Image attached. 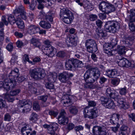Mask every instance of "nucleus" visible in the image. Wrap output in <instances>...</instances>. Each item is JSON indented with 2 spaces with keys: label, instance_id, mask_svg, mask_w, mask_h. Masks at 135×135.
<instances>
[{
  "label": "nucleus",
  "instance_id": "obj_45",
  "mask_svg": "<svg viewBox=\"0 0 135 135\" xmlns=\"http://www.w3.org/2000/svg\"><path fill=\"white\" fill-rule=\"evenodd\" d=\"M33 109L35 110L38 111L40 110V106L38 102L35 101L33 102Z\"/></svg>",
  "mask_w": 135,
  "mask_h": 135
},
{
  "label": "nucleus",
  "instance_id": "obj_27",
  "mask_svg": "<svg viewBox=\"0 0 135 135\" xmlns=\"http://www.w3.org/2000/svg\"><path fill=\"white\" fill-rule=\"evenodd\" d=\"M31 42L35 47L39 48H40L41 44L39 40L35 38H32L31 40Z\"/></svg>",
  "mask_w": 135,
  "mask_h": 135
},
{
  "label": "nucleus",
  "instance_id": "obj_64",
  "mask_svg": "<svg viewBox=\"0 0 135 135\" xmlns=\"http://www.w3.org/2000/svg\"><path fill=\"white\" fill-rule=\"evenodd\" d=\"M74 127V125L72 123H69L67 126V129L69 130H72Z\"/></svg>",
  "mask_w": 135,
  "mask_h": 135
},
{
  "label": "nucleus",
  "instance_id": "obj_26",
  "mask_svg": "<svg viewBox=\"0 0 135 135\" xmlns=\"http://www.w3.org/2000/svg\"><path fill=\"white\" fill-rule=\"evenodd\" d=\"M58 121L60 124L64 125L66 124L68 122V119L66 116H59Z\"/></svg>",
  "mask_w": 135,
  "mask_h": 135
},
{
  "label": "nucleus",
  "instance_id": "obj_15",
  "mask_svg": "<svg viewBox=\"0 0 135 135\" xmlns=\"http://www.w3.org/2000/svg\"><path fill=\"white\" fill-rule=\"evenodd\" d=\"M118 105L120 109H126L130 107L129 103L126 101V99L121 98L118 101Z\"/></svg>",
  "mask_w": 135,
  "mask_h": 135
},
{
  "label": "nucleus",
  "instance_id": "obj_9",
  "mask_svg": "<svg viewBox=\"0 0 135 135\" xmlns=\"http://www.w3.org/2000/svg\"><path fill=\"white\" fill-rule=\"evenodd\" d=\"M44 48L42 49V51L48 56L52 57L55 54L56 52V49L52 46Z\"/></svg>",
  "mask_w": 135,
  "mask_h": 135
},
{
  "label": "nucleus",
  "instance_id": "obj_51",
  "mask_svg": "<svg viewBox=\"0 0 135 135\" xmlns=\"http://www.w3.org/2000/svg\"><path fill=\"white\" fill-rule=\"evenodd\" d=\"M11 119V116L8 113L6 114L4 117V120L6 121L9 122Z\"/></svg>",
  "mask_w": 135,
  "mask_h": 135
},
{
  "label": "nucleus",
  "instance_id": "obj_47",
  "mask_svg": "<svg viewBox=\"0 0 135 135\" xmlns=\"http://www.w3.org/2000/svg\"><path fill=\"white\" fill-rule=\"evenodd\" d=\"M8 20L9 23L12 25L14 24L16 22V19L13 16H9L8 18Z\"/></svg>",
  "mask_w": 135,
  "mask_h": 135
},
{
  "label": "nucleus",
  "instance_id": "obj_30",
  "mask_svg": "<svg viewBox=\"0 0 135 135\" xmlns=\"http://www.w3.org/2000/svg\"><path fill=\"white\" fill-rule=\"evenodd\" d=\"M119 118V116L118 115L116 114H114L110 119V123L114 124H117Z\"/></svg>",
  "mask_w": 135,
  "mask_h": 135
},
{
  "label": "nucleus",
  "instance_id": "obj_32",
  "mask_svg": "<svg viewBox=\"0 0 135 135\" xmlns=\"http://www.w3.org/2000/svg\"><path fill=\"white\" fill-rule=\"evenodd\" d=\"M62 21L65 23L69 24L71 23L73 20L74 18L73 15H71L67 16V17L62 18Z\"/></svg>",
  "mask_w": 135,
  "mask_h": 135
},
{
  "label": "nucleus",
  "instance_id": "obj_14",
  "mask_svg": "<svg viewBox=\"0 0 135 135\" xmlns=\"http://www.w3.org/2000/svg\"><path fill=\"white\" fill-rule=\"evenodd\" d=\"M84 78L85 81L87 83H93L97 80L90 74V69L86 71L84 75Z\"/></svg>",
  "mask_w": 135,
  "mask_h": 135
},
{
  "label": "nucleus",
  "instance_id": "obj_29",
  "mask_svg": "<svg viewBox=\"0 0 135 135\" xmlns=\"http://www.w3.org/2000/svg\"><path fill=\"white\" fill-rule=\"evenodd\" d=\"M66 69L68 70H72L74 68L73 59L68 60L65 64Z\"/></svg>",
  "mask_w": 135,
  "mask_h": 135
},
{
  "label": "nucleus",
  "instance_id": "obj_34",
  "mask_svg": "<svg viewBox=\"0 0 135 135\" xmlns=\"http://www.w3.org/2000/svg\"><path fill=\"white\" fill-rule=\"evenodd\" d=\"M105 108L109 109H114L115 105L113 101L110 99L104 106Z\"/></svg>",
  "mask_w": 135,
  "mask_h": 135
},
{
  "label": "nucleus",
  "instance_id": "obj_43",
  "mask_svg": "<svg viewBox=\"0 0 135 135\" xmlns=\"http://www.w3.org/2000/svg\"><path fill=\"white\" fill-rule=\"evenodd\" d=\"M7 106L6 104L5 101L2 99L1 97H0V109L7 108Z\"/></svg>",
  "mask_w": 135,
  "mask_h": 135
},
{
  "label": "nucleus",
  "instance_id": "obj_25",
  "mask_svg": "<svg viewBox=\"0 0 135 135\" xmlns=\"http://www.w3.org/2000/svg\"><path fill=\"white\" fill-rule=\"evenodd\" d=\"M89 112L90 119H94L98 116V111L96 108L91 109Z\"/></svg>",
  "mask_w": 135,
  "mask_h": 135
},
{
  "label": "nucleus",
  "instance_id": "obj_2",
  "mask_svg": "<svg viewBox=\"0 0 135 135\" xmlns=\"http://www.w3.org/2000/svg\"><path fill=\"white\" fill-rule=\"evenodd\" d=\"M29 74L31 77L36 80L42 79L45 75V70L40 68L31 69L29 71Z\"/></svg>",
  "mask_w": 135,
  "mask_h": 135
},
{
  "label": "nucleus",
  "instance_id": "obj_35",
  "mask_svg": "<svg viewBox=\"0 0 135 135\" xmlns=\"http://www.w3.org/2000/svg\"><path fill=\"white\" fill-rule=\"evenodd\" d=\"M83 6L85 8L88 10V11L91 10L93 8V6L88 1H87L85 2H84Z\"/></svg>",
  "mask_w": 135,
  "mask_h": 135
},
{
  "label": "nucleus",
  "instance_id": "obj_6",
  "mask_svg": "<svg viewBox=\"0 0 135 135\" xmlns=\"http://www.w3.org/2000/svg\"><path fill=\"white\" fill-rule=\"evenodd\" d=\"M85 44L87 50L89 52H95L97 50V44L93 40L91 39L87 40Z\"/></svg>",
  "mask_w": 135,
  "mask_h": 135
},
{
  "label": "nucleus",
  "instance_id": "obj_37",
  "mask_svg": "<svg viewBox=\"0 0 135 135\" xmlns=\"http://www.w3.org/2000/svg\"><path fill=\"white\" fill-rule=\"evenodd\" d=\"M96 32L97 34L100 37H103L106 35V32L100 28L97 29Z\"/></svg>",
  "mask_w": 135,
  "mask_h": 135
},
{
  "label": "nucleus",
  "instance_id": "obj_19",
  "mask_svg": "<svg viewBox=\"0 0 135 135\" xmlns=\"http://www.w3.org/2000/svg\"><path fill=\"white\" fill-rule=\"evenodd\" d=\"M103 48L105 53L109 56L113 55L112 51L111 50L113 48L109 43H106L104 44Z\"/></svg>",
  "mask_w": 135,
  "mask_h": 135
},
{
  "label": "nucleus",
  "instance_id": "obj_10",
  "mask_svg": "<svg viewBox=\"0 0 135 135\" xmlns=\"http://www.w3.org/2000/svg\"><path fill=\"white\" fill-rule=\"evenodd\" d=\"M18 69L17 68L15 69L14 70H11L10 69H9L8 71L7 72L6 74H4V75L7 78L9 77L11 79H14L15 81V78H18Z\"/></svg>",
  "mask_w": 135,
  "mask_h": 135
},
{
  "label": "nucleus",
  "instance_id": "obj_39",
  "mask_svg": "<svg viewBox=\"0 0 135 135\" xmlns=\"http://www.w3.org/2000/svg\"><path fill=\"white\" fill-rule=\"evenodd\" d=\"M109 97L117 101V102H118V100L121 98L119 95L115 92L112 93Z\"/></svg>",
  "mask_w": 135,
  "mask_h": 135
},
{
  "label": "nucleus",
  "instance_id": "obj_20",
  "mask_svg": "<svg viewBox=\"0 0 135 135\" xmlns=\"http://www.w3.org/2000/svg\"><path fill=\"white\" fill-rule=\"evenodd\" d=\"M90 71V74L97 80L100 75V72L99 69L97 68H92Z\"/></svg>",
  "mask_w": 135,
  "mask_h": 135
},
{
  "label": "nucleus",
  "instance_id": "obj_38",
  "mask_svg": "<svg viewBox=\"0 0 135 135\" xmlns=\"http://www.w3.org/2000/svg\"><path fill=\"white\" fill-rule=\"evenodd\" d=\"M53 13L51 12H49L45 15V18L47 21H50L51 22L53 21Z\"/></svg>",
  "mask_w": 135,
  "mask_h": 135
},
{
  "label": "nucleus",
  "instance_id": "obj_58",
  "mask_svg": "<svg viewBox=\"0 0 135 135\" xmlns=\"http://www.w3.org/2000/svg\"><path fill=\"white\" fill-rule=\"evenodd\" d=\"M6 48L9 51H12L13 49V46L12 43H10L8 44L6 46Z\"/></svg>",
  "mask_w": 135,
  "mask_h": 135
},
{
  "label": "nucleus",
  "instance_id": "obj_50",
  "mask_svg": "<svg viewBox=\"0 0 135 135\" xmlns=\"http://www.w3.org/2000/svg\"><path fill=\"white\" fill-rule=\"evenodd\" d=\"M120 81L119 79L118 78H115L112 80L111 83L114 85L117 86L119 83Z\"/></svg>",
  "mask_w": 135,
  "mask_h": 135
},
{
  "label": "nucleus",
  "instance_id": "obj_24",
  "mask_svg": "<svg viewBox=\"0 0 135 135\" xmlns=\"http://www.w3.org/2000/svg\"><path fill=\"white\" fill-rule=\"evenodd\" d=\"M32 130L30 126L28 125H26L23 127L21 130V132L23 135H28Z\"/></svg>",
  "mask_w": 135,
  "mask_h": 135
},
{
  "label": "nucleus",
  "instance_id": "obj_54",
  "mask_svg": "<svg viewBox=\"0 0 135 135\" xmlns=\"http://www.w3.org/2000/svg\"><path fill=\"white\" fill-rule=\"evenodd\" d=\"M117 40L116 38H113L111 40L110 44L113 48L117 44Z\"/></svg>",
  "mask_w": 135,
  "mask_h": 135
},
{
  "label": "nucleus",
  "instance_id": "obj_59",
  "mask_svg": "<svg viewBox=\"0 0 135 135\" xmlns=\"http://www.w3.org/2000/svg\"><path fill=\"white\" fill-rule=\"evenodd\" d=\"M23 60L24 61H28L29 63H32V61H30L29 60V58L28 57V55H26V54H25L23 57Z\"/></svg>",
  "mask_w": 135,
  "mask_h": 135
},
{
  "label": "nucleus",
  "instance_id": "obj_61",
  "mask_svg": "<svg viewBox=\"0 0 135 135\" xmlns=\"http://www.w3.org/2000/svg\"><path fill=\"white\" fill-rule=\"evenodd\" d=\"M84 127L81 125L76 126L75 128V130L76 132H79L82 131Z\"/></svg>",
  "mask_w": 135,
  "mask_h": 135
},
{
  "label": "nucleus",
  "instance_id": "obj_55",
  "mask_svg": "<svg viewBox=\"0 0 135 135\" xmlns=\"http://www.w3.org/2000/svg\"><path fill=\"white\" fill-rule=\"evenodd\" d=\"M48 97L47 95H42L37 97L38 99L41 100L44 102H45L47 99Z\"/></svg>",
  "mask_w": 135,
  "mask_h": 135
},
{
  "label": "nucleus",
  "instance_id": "obj_57",
  "mask_svg": "<svg viewBox=\"0 0 135 135\" xmlns=\"http://www.w3.org/2000/svg\"><path fill=\"white\" fill-rule=\"evenodd\" d=\"M17 57L15 55H12V57L11 58L10 62L11 64L14 65L16 62V60L17 59Z\"/></svg>",
  "mask_w": 135,
  "mask_h": 135
},
{
  "label": "nucleus",
  "instance_id": "obj_56",
  "mask_svg": "<svg viewBox=\"0 0 135 135\" xmlns=\"http://www.w3.org/2000/svg\"><path fill=\"white\" fill-rule=\"evenodd\" d=\"M128 25L129 29L132 31H135V26L133 23L129 22Z\"/></svg>",
  "mask_w": 135,
  "mask_h": 135
},
{
  "label": "nucleus",
  "instance_id": "obj_63",
  "mask_svg": "<svg viewBox=\"0 0 135 135\" xmlns=\"http://www.w3.org/2000/svg\"><path fill=\"white\" fill-rule=\"evenodd\" d=\"M56 56L58 57H64L65 56V54L63 51H61L58 52Z\"/></svg>",
  "mask_w": 135,
  "mask_h": 135
},
{
  "label": "nucleus",
  "instance_id": "obj_21",
  "mask_svg": "<svg viewBox=\"0 0 135 135\" xmlns=\"http://www.w3.org/2000/svg\"><path fill=\"white\" fill-rule=\"evenodd\" d=\"M103 74L108 76L111 78H113L117 75V72L115 69L108 70L104 71L103 72Z\"/></svg>",
  "mask_w": 135,
  "mask_h": 135
},
{
  "label": "nucleus",
  "instance_id": "obj_36",
  "mask_svg": "<svg viewBox=\"0 0 135 135\" xmlns=\"http://www.w3.org/2000/svg\"><path fill=\"white\" fill-rule=\"evenodd\" d=\"M117 50L118 54L122 55L125 54L127 50L125 47L121 46L118 47Z\"/></svg>",
  "mask_w": 135,
  "mask_h": 135
},
{
  "label": "nucleus",
  "instance_id": "obj_1",
  "mask_svg": "<svg viewBox=\"0 0 135 135\" xmlns=\"http://www.w3.org/2000/svg\"><path fill=\"white\" fill-rule=\"evenodd\" d=\"M14 16H15L16 25L18 28L22 29L24 27L23 22L20 18L25 20L27 17L26 12L24 11V8L22 6H20L16 9L14 11Z\"/></svg>",
  "mask_w": 135,
  "mask_h": 135
},
{
  "label": "nucleus",
  "instance_id": "obj_49",
  "mask_svg": "<svg viewBox=\"0 0 135 135\" xmlns=\"http://www.w3.org/2000/svg\"><path fill=\"white\" fill-rule=\"evenodd\" d=\"M57 78V76L56 74L54 75L51 74L50 75L48 78V80L49 81L53 82Z\"/></svg>",
  "mask_w": 135,
  "mask_h": 135
},
{
  "label": "nucleus",
  "instance_id": "obj_16",
  "mask_svg": "<svg viewBox=\"0 0 135 135\" xmlns=\"http://www.w3.org/2000/svg\"><path fill=\"white\" fill-rule=\"evenodd\" d=\"M119 60L118 61V64L121 67L128 68L131 66L132 63V61H129L124 58H122Z\"/></svg>",
  "mask_w": 135,
  "mask_h": 135
},
{
  "label": "nucleus",
  "instance_id": "obj_5",
  "mask_svg": "<svg viewBox=\"0 0 135 135\" xmlns=\"http://www.w3.org/2000/svg\"><path fill=\"white\" fill-rule=\"evenodd\" d=\"M99 8L100 10L107 14L113 12L115 10L113 5L105 2H102L100 4Z\"/></svg>",
  "mask_w": 135,
  "mask_h": 135
},
{
  "label": "nucleus",
  "instance_id": "obj_44",
  "mask_svg": "<svg viewBox=\"0 0 135 135\" xmlns=\"http://www.w3.org/2000/svg\"><path fill=\"white\" fill-rule=\"evenodd\" d=\"M59 113L56 110H49V115L54 117H56Z\"/></svg>",
  "mask_w": 135,
  "mask_h": 135
},
{
  "label": "nucleus",
  "instance_id": "obj_28",
  "mask_svg": "<svg viewBox=\"0 0 135 135\" xmlns=\"http://www.w3.org/2000/svg\"><path fill=\"white\" fill-rule=\"evenodd\" d=\"M35 84L30 83L28 84V90L32 93L36 94L37 91L35 86Z\"/></svg>",
  "mask_w": 135,
  "mask_h": 135
},
{
  "label": "nucleus",
  "instance_id": "obj_48",
  "mask_svg": "<svg viewBox=\"0 0 135 135\" xmlns=\"http://www.w3.org/2000/svg\"><path fill=\"white\" fill-rule=\"evenodd\" d=\"M127 92V88L126 87H124L123 88H122L119 89V94L122 95H126Z\"/></svg>",
  "mask_w": 135,
  "mask_h": 135
},
{
  "label": "nucleus",
  "instance_id": "obj_17",
  "mask_svg": "<svg viewBox=\"0 0 135 135\" xmlns=\"http://www.w3.org/2000/svg\"><path fill=\"white\" fill-rule=\"evenodd\" d=\"M4 23L5 25H7L8 22L6 21L5 16L2 17V22L0 23V41H3L4 39V33L3 31V29L2 27L4 26Z\"/></svg>",
  "mask_w": 135,
  "mask_h": 135
},
{
  "label": "nucleus",
  "instance_id": "obj_53",
  "mask_svg": "<svg viewBox=\"0 0 135 135\" xmlns=\"http://www.w3.org/2000/svg\"><path fill=\"white\" fill-rule=\"evenodd\" d=\"M45 86L46 88L49 89H53L54 87V84L52 83L48 82L46 83Z\"/></svg>",
  "mask_w": 135,
  "mask_h": 135
},
{
  "label": "nucleus",
  "instance_id": "obj_33",
  "mask_svg": "<svg viewBox=\"0 0 135 135\" xmlns=\"http://www.w3.org/2000/svg\"><path fill=\"white\" fill-rule=\"evenodd\" d=\"M40 26L45 29H49L50 28L51 25L50 24L47 22L41 21L39 23Z\"/></svg>",
  "mask_w": 135,
  "mask_h": 135
},
{
  "label": "nucleus",
  "instance_id": "obj_7",
  "mask_svg": "<svg viewBox=\"0 0 135 135\" xmlns=\"http://www.w3.org/2000/svg\"><path fill=\"white\" fill-rule=\"evenodd\" d=\"M32 103L29 100H23L20 101L18 105V109H20L24 106V108L22 109L23 112H27L30 110L32 107Z\"/></svg>",
  "mask_w": 135,
  "mask_h": 135
},
{
  "label": "nucleus",
  "instance_id": "obj_12",
  "mask_svg": "<svg viewBox=\"0 0 135 135\" xmlns=\"http://www.w3.org/2000/svg\"><path fill=\"white\" fill-rule=\"evenodd\" d=\"M73 98L74 97L71 95L66 94L62 97L61 101V102L63 103L64 106L68 107L71 104Z\"/></svg>",
  "mask_w": 135,
  "mask_h": 135
},
{
  "label": "nucleus",
  "instance_id": "obj_8",
  "mask_svg": "<svg viewBox=\"0 0 135 135\" xmlns=\"http://www.w3.org/2000/svg\"><path fill=\"white\" fill-rule=\"evenodd\" d=\"M106 126H95L93 128V133L94 135H106Z\"/></svg>",
  "mask_w": 135,
  "mask_h": 135
},
{
  "label": "nucleus",
  "instance_id": "obj_18",
  "mask_svg": "<svg viewBox=\"0 0 135 135\" xmlns=\"http://www.w3.org/2000/svg\"><path fill=\"white\" fill-rule=\"evenodd\" d=\"M65 42L68 47L75 46L77 44V42L75 38L69 36L67 37L66 39Z\"/></svg>",
  "mask_w": 135,
  "mask_h": 135
},
{
  "label": "nucleus",
  "instance_id": "obj_13",
  "mask_svg": "<svg viewBox=\"0 0 135 135\" xmlns=\"http://www.w3.org/2000/svg\"><path fill=\"white\" fill-rule=\"evenodd\" d=\"M73 75L72 74H70L68 72H64L59 75V79L61 82L65 83L68 80L69 77H72Z\"/></svg>",
  "mask_w": 135,
  "mask_h": 135
},
{
  "label": "nucleus",
  "instance_id": "obj_42",
  "mask_svg": "<svg viewBox=\"0 0 135 135\" xmlns=\"http://www.w3.org/2000/svg\"><path fill=\"white\" fill-rule=\"evenodd\" d=\"M110 99L106 97H102L100 98V100L102 104L105 106Z\"/></svg>",
  "mask_w": 135,
  "mask_h": 135
},
{
  "label": "nucleus",
  "instance_id": "obj_52",
  "mask_svg": "<svg viewBox=\"0 0 135 135\" xmlns=\"http://www.w3.org/2000/svg\"><path fill=\"white\" fill-rule=\"evenodd\" d=\"M37 4L36 1L33 2L29 6L30 9L31 10H34Z\"/></svg>",
  "mask_w": 135,
  "mask_h": 135
},
{
  "label": "nucleus",
  "instance_id": "obj_11",
  "mask_svg": "<svg viewBox=\"0 0 135 135\" xmlns=\"http://www.w3.org/2000/svg\"><path fill=\"white\" fill-rule=\"evenodd\" d=\"M43 126L45 128H47L48 133L51 135H54L55 134V131H56L59 125L56 123H53L50 125L45 124Z\"/></svg>",
  "mask_w": 135,
  "mask_h": 135
},
{
  "label": "nucleus",
  "instance_id": "obj_23",
  "mask_svg": "<svg viewBox=\"0 0 135 135\" xmlns=\"http://www.w3.org/2000/svg\"><path fill=\"white\" fill-rule=\"evenodd\" d=\"M39 30V27L35 25H30L28 26V31L31 34H33L38 32Z\"/></svg>",
  "mask_w": 135,
  "mask_h": 135
},
{
  "label": "nucleus",
  "instance_id": "obj_4",
  "mask_svg": "<svg viewBox=\"0 0 135 135\" xmlns=\"http://www.w3.org/2000/svg\"><path fill=\"white\" fill-rule=\"evenodd\" d=\"M104 27L107 32L114 33L119 29L120 26L119 23L118 22L109 21L105 23Z\"/></svg>",
  "mask_w": 135,
  "mask_h": 135
},
{
  "label": "nucleus",
  "instance_id": "obj_31",
  "mask_svg": "<svg viewBox=\"0 0 135 135\" xmlns=\"http://www.w3.org/2000/svg\"><path fill=\"white\" fill-rule=\"evenodd\" d=\"M74 68H81L83 65L82 61L78 59H73Z\"/></svg>",
  "mask_w": 135,
  "mask_h": 135
},
{
  "label": "nucleus",
  "instance_id": "obj_41",
  "mask_svg": "<svg viewBox=\"0 0 135 135\" xmlns=\"http://www.w3.org/2000/svg\"><path fill=\"white\" fill-rule=\"evenodd\" d=\"M38 115L35 113H32L30 115L29 119L30 120L33 122H35L38 119Z\"/></svg>",
  "mask_w": 135,
  "mask_h": 135
},
{
  "label": "nucleus",
  "instance_id": "obj_40",
  "mask_svg": "<svg viewBox=\"0 0 135 135\" xmlns=\"http://www.w3.org/2000/svg\"><path fill=\"white\" fill-rule=\"evenodd\" d=\"M69 110L71 113L74 115H76L78 112L77 108L75 106L71 107L69 109Z\"/></svg>",
  "mask_w": 135,
  "mask_h": 135
},
{
  "label": "nucleus",
  "instance_id": "obj_60",
  "mask_svg": "<svg viewBox=\"0 0 135 135\" xmlns=\"http://www.w3.org/2000/svg\"><path fill=\"white\" fill-rule=\"evenodd\" d=\"M85 87L86 88H95V86L92 83H87L85 85Z\"/></svg>",
  "mask_w": 135,
  "mask_h": 135
},
{
  "label": "nucleus",
  "instance_id": "obj_46",
  "mask_svg": "<svg viewBox=\"0 0 135 135\" xmlns=\"http://www.w3.org/2000/svg\"><path fill=\"white\" fill-rule=\"evenodd\" d=\"M20 91V90L19 89L13 90L10 91V94L11 96H15L18 95Z\"/></svg>",
  "mask_w": 135,
  "mask_h": 135
},
{
  "label": "nucleus",
  "instance_id": "obj_62",
  "mask_svg": "<svg viewBox=\"0 0 135 135\" xmlns=\"http://www.w3.org/2000/svg\"><path fill=\"white\" fill-rule=\"evenodd\" d=\"M97 18V16L95 15L91 14L89 16L90 20L92 21L95 20Z\"/></svg>",
  "mask_w": 135,
  "mask_h": 135
},
{
  "label": "nucleus",
  "instance_id": "obj_3",
  "mask_svg": "<svg viewBox=\"0 0 135 135\" xmlns=\"http://www.w3.org/2000/svg\"><path fill=\"white\" fill-rule=\"evenodd\" d=\"M2 77L4 80L3 82L0 81V87L3 86L5 89L8 91L10 88H13L16 86L17 83L14 79H6V77L4 75Z\"/></svg>",
  "mask_w": 135,
  "mask_h": 135
},
{
  "label": "nucleus",
  "instance_id": "obj_22",
  "mask_svg": "<svg viewBox=\"0 0 135 135\" xmlns=\"http://www.w3.org/2000/svg\"><path fill=\"white\" fill-rule=\"evenodd\" d=\"M73 15L71 12L68 9L63 8L61 9L60 13L61 17H67L69 16Z\"/></svg>",
  "mask_w": 135,
  "mask_h": 135
}]
</instances>
